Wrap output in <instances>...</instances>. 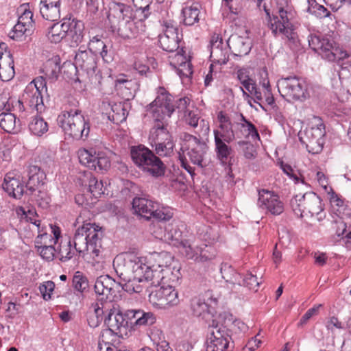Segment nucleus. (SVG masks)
Returning a JSON list of instances; mask_svg holds the SVG:
<instances>
[{"label":"nucleus","instance_id":"obj_16","mask_svg":"<svg viewBox=\"0 0 351 351\" xmlns=\"http://www.w3.org/2000/svg\"><path fill=\"white\" fill-rule=\"evenodd\" d=\"M309 47L319 53L322 58L328 61H335L338 52L341 51L336 47L332 39L327 37H320L315 34H311L308 37Z\"/></svg>","mask_w":351,"mask_h":351},{"label":"nucleus","instance_id":"obj_20","mask_svg":"<svg viewBox=\"0 0 351 351\" xmlns=\"http://www.w3.org/2000/svg\"><path fill=\"white\" fill-rule=\"evenodd\" d=\"M258 204L274 215H279L284 210V204L278 195L267 189L258 191Z\"/></svg>","mask_w":351,"mask_h":351},{"label":"nucleus","instance_id":"obj_35","mask_svg":"<svg viewBox=\"0 0 351 351\" xmlns=\"http://www.w3.org/2000/svg\"><path fill=\"white\" fill-rule=\"evenodd\" d=\"M165 170L166 166L164 162L154 153L143 171L154 178H158L165 175Z\"/></svg>","mask_w":351,"mask_h":351},{"label":"nucleus","instance_id":"obj_24","mask_svg":"<svg viewBox=\"0 0 351 351\" xmlns=\"http://www.w3.org/2000/svg\"><path fill=\"white\" fill-rule=\"evenodd\" d=\"M28 180L25 184V195H32L45 184L46 174L38 166L31 165L27 170Z\"/></svg>","mask_w":351,"mask_h":351},{"label":"nucleus","instance_id":"obj_9","mask_svg":"<svg viewBox=\"0 0 351 351\" xmlns=\"http://www.w3.org/2000/svg\"><path fill=\"white\" fill-rule=\"evenodd\" d=\"M143 258L133 254L126 258L117 256L113 261V267L120 280L130 281L133 276L141 280Z\"/></svg>","mask_w":351,"mask_h":351},{"label":"nucleus","instance_id":"obj_22","mask_svg":"<svg viewBox=\"0 0 351 351\" xmlns=\"http://www.w3.org/2000/svg\"><path fill=\"white\" fill-rule=\"evenodd\" d=\"M84 226H86V237L89 245L90 254L93 255V258L97 257L100 253L101 239L104 236L102 228L95 223H86Z\"/></svg>","mask_w":351,"mask_h":351},{"label":"nucleus","instance_id":"obj_1","mask_svg":"<svg viewBox=\"0 0 351 351\" xmlns=\"http://www.w3.org/2000/svg\"><path fill=\"white\" fill-rule=\"evenodd\" d=\"M171 97L165 92V88L159 87L156 99L146 106V111L152 114L154 125L149 134L152 147H155V154L169 156L173 152L174 143L167 130L168 119L174 112L171 105Z\"/></svg>","mask_w":351,"mask_h":351},{"label":"nucleus","instance_id":"obj_40","mask_svg":"<svg viewBox=\"0 0 351 351\" xmlns=\"http://www.w3.org/2000/svg\"><path fill=\"white\" fill-rule=\"evenodd\" d=\"M221 273L226 282L230 283L233 287L236 285L241 286L243 278L232 266L227 263L223 264L221 267Z\"/></svg>","mask_w":351,"mask_h":351},{"label":"nucleus","instance_id":"obj_8","mask_svg":"<svg viewBox=\"0 0 351 351\" xmlns=\"http://www.w3.org/2000/svg\"><path fill=\"white\" fill-rule=\"evenodd\" d=\"M277 86L280 95L289 101H303L308 96L305 81L295 75L280 78L277 82Z\"/></svg>","mask_w":351,"mask_h":351},{"label":"nucleus","instance_id":"obj_60","mask_svg":"<svg viewBox=\"0 0 351 351\" xmlns=\"http://www.w3.org/2000/svg\"><path fill=\"white\" fill-rule=\"evenodd\" d=\"M55 284L52 281H47L39 286V291L44 300L51 299V295L54 289Z\"/></svg>","mask_w":351,"mask_h":351},{"label":"nucleus","instance_id":"obj_26","mask_svg":"<svg viewBox=\"0 0 351 351\" xmlns=\"http://www.w3.org/2000/svg\"><path fill=\"white\" fill-rule=\"evenodd\" d=\"M142 266H143V269H142V274L141 276V280L143 282H150V285L152 286H158L162 282L165 280V277L164 274H167L170 272L169 268H166L165 269L161 268V265H158L157 268H154V265L152 267L147 265L144 263V259L143 258Z\"/></svg>","mask_w":351,"mask_h":351},{"label":"nucleus","instance_id":"obj_46","mask_svg":"<svg viewBox=\"0 0 351 351\" xmlns=\"http://www.w3.org/2000/svg\"><path fill=\"white\" fill-rule=\"evenodd\" d=\"M43 71L46 77L51 82L57 80L60 72V66L56 60H49L44 67Z\"/></svg>","mask_w":351,"mask_h":351},{"label":"nucleus","instance_id":"obj_56","mask_svg":"<svg viewBox=\"0 0 351 351\" xmlns=\"http://www.w3.org/2000/svg\"><path fill=\"white\" fill-rule=\"evenodd\" d=\"M73 286L75 290L83 292L88 288V281L86 277L77 271L73 278Z\"/></svg>","mask_w":351,"mask_h":351},{"label":"nucleus","instance_id":"obj_41","mask_svg":"<svg viewBox=\"0 0 351 351\" xmlns=\"http://www.w3.org/2000/svg\"><path fill=\"white\" fill-rule=\"evenodd\" d=\"M111 112L108 113V119L115 124H119L126 120L128 111L121 103L111 105Z\"/></svg>","mask_w":351,"mask_h":351},{"label":"nucleus","instance_id":"obj_28","mask_svg":"<svg viewBox=\"0 0 351 351\" xmlns=\"http://www.w3.org/2000/svg\"><path fill=\"white\" fill-rule=\"evenodd\" d=\"M189 141H192L193 145L188 148L187 155L192 163L202 168L203 158L208 146L205 142L193 135H189Z\"/></svg>","mask_w":351,"mask_h":351},{"label":"nucleus","instance_id":"obj_57","mask_svg":"<svg viewBox=\"0 0 351 351\" xmlns=\"http://www.w3.org/2000/svg\"><path fill=\"white\" fill-rule=\"evenodd\" d=\"M12 54L9 51L8 53V57L10 58V61L8 62V65L7 69L4 71V68H1L0 69V78L2 81H9L14 75V60L12 58Z\"/></svg>","mask_w":351,"mask_h":351},{"label":"nucleus","instance_id":"obj_30","mask_svg":"<svg viewBox=\"0 0 351 351\" xmlns=\"http://www.w3.org/2000/svg\"><path fill=\"white\" fill-rule=\"evenodd\" d=\"M66 23L69 29L66 36L69 37L72 46H77L84 39V24L82 21L71 17L66 18Z\"/></svg>","mask_w":351,"mask_h":351},{"label":"nucleus","instance_id":"obj_37","mask_svg":"<svg viewBox=\"0 0 351 351\" xmlns=\"http://www.w3.org/2000/svg\"><path fill=\"white\" fill-rule=\"evenodd\" d=\"M68 25L66 23V18L62 19V24L54 23L51 25L47 32V37L51 43H58L66 36Z\"/></svg>","mask_w":351,"mask_h":351},{"label":"nucleus","instance_id":"obj_14","mask_svg":"<svg viewBox=\"0 0 351 351\" xmlns=\"http://www.w3.org/2000/svg\"><path fill=\"white\" fill-rule=\"evenodd\" d=\"M326 134L325 126L322 123L306 128L304 134H300V141L306 147L309 153L317 154L322 152L324 143V136Z\"/></svg>","mask_w":351,"mask_h":351},{"label":"nucleus","instance_id":"obj_13","mask_svg":"<svg viewBox=\"0 0 351 351\" xmlns=\"http://www.w3.org/2000/svg\"><path fill=\"white\" fill-rule=\"evenodd\" d=\"M149 301L159 308H169L180 303L178 291L172 285L161 286L149 295Z\"/></svg>","mask_w":351,"mask_h":351},{"label":"nucleus","instance_id":"obj_29","mask_svg":"<svg viewBox=\"0 0 351 351\" xmlns=\"http://www.w3.org/2000/svg\"><path fill=\"white\" fill-rule=\"evenodd\" d=\"M2 187L10 196L15 199H20L23 195H25L24 186L21 183L19 177H16L14 172H9L5 174Z\"/></svg>","mask_w":351,"mask_h":351},{"label":"nucleus","instance_id":"obj_10","mask_svg":"<svg viewBox=\"0 0 351 351\" xmlns=\"http://www.w3.org/2000/svg\"><path fill=\"white\" fill-rule=\"evenodd\" d=\"M47 91L46 79L39 76L34 79L25 87L22 98L25 105L37 113H42L45 110L43 102V90Z\"/></svg>","mask_w":351,"mask_h":351},{"label":"nucleus","instance_id":"obj_48","mask_svg":"<svg viewBox=\"0 0 351 351\" xmlns=\"http://www.w3.org/2000/svg\"><path fill=\"white\" fill-rule=\"evenodd\" d=\"M156 322V317L152 312H145L138 310L137 319L135 321V326H152Z\"/></svg>","mask_w":351,"mask_h":351},{"label":"nucleus","instance_id":"obj_62","mask_svg":"<svg viewBox=\"0 0 351 351\" xmlns=\"http://www.w3.org/2000/svg\"><path fill=\"white\" fill-rule=\"evenodd\" d=\"M239 146L243 148L244 156L247 159H253L256 156L254 146L248 141H240L237 143Z\"/></svg>","mask_w":351,"mask_h":351},{"label":"nucleus","instance_id":"obj_2","mask_svg":"<svg viewBox=\"0 0 351 351\" xmlns=\"http://www.w3.org/2000/svg\"><path fill=\"white\" fill-rule=\"evenodd\" d=\"M108 19L109 29L113 35L123 40L132 39L138 36V28L134 21L133 9L130 5L112 2Z\"/></svg>","mask_w":351,"mask_h":351},{"label":"nucleus","instance_id":"obj_59","mask_svg":"<svg viewBox=\"0 0 351 351\" xmlns=\"http://www.w3.org/2000/svg\"><path fill=\"white\" fill-rule=\"evenodd\" d=\"M260 282L257 280V277L252 274H247L241 281V286L246 287L250 290L258 291Z\"/></svg>","mask_w":351,"mask_h":351},{"label":"nucleus","instance_id":"obj_18","mask_svg":"<svg viewBox=\"0 0 351 351\" xmlns=\"http://www.w3.org/2000/svg\"><path fill=\"white\" fill-rule=\"evenodd\" d=\"M217 300L208 297L206 299L204 296H196L191 300V309L193 314L202 319L208 321L213 319L216 313Z\"/></svg>","mask_w":351,"mask_h":351},{"label":"nucleus","instance_id":"obj_17","mask_svg":"<svg viewBox=\"0 0 351 351\" xmlns=\"http://www.w3.org/2000/svg\"><path fill=\"white\" fill-rule=\"evenodd\" d=\"M166 221L159 223L156 228L151 230L152 234L156 238L165 241L173 246H183L186 248V241L182 239V232L178 228V226L173 223H169L162 227Z\"/></svg>","mask_w":351,"mask_h":351},{"label":"nucleus","instance_id":"obj_34","mask_svg":"<svg viewBox=\"0 0 351 351\" xmlns=\"http://www.w3.org/2000/svg\"><path fill=\"white\" fill-rule=\"evenodd\" d=\"M215 141V152L217 158L220 162L225 165L227 164L228 158L234 154L232 148L228 145V143L222 139L214 138Z\"/></svg>","mask_w":351,"mask_h":351},{"label":"nucleus","instance_id":"obj_52","mask_svg":"<svg viewBox=\"0 0 351 351\" xmlns=\"http://www.w3.org/2000/svg\"><path fill=\"white\" fill-rule=\"evenodd\" d=\"M101 38L102 36L100 35L94 36L90 38L88 44V50L95 53L96 56L104 47L106 48V44Z\"/></svg>","mask_w":351,"mask_h":351},{"label":"nucleus","instance_id":"obj_23","mask_svg":"<svg viewBox=\"0 0 351 351\" xmlns=\"http://www.w3.org/2000/svg\"><path fill=\"white\" fill-rule=\"evenodd\" d=\"M120 284L108 275H103L98 277L95 282L94 289L95 293L103 297L100 299L102 301L104 297L108 299L109 295H115L117 292L120 291Z\"/></svg>","mask_w":351,"mask_h":351},{"label":"nucleus","instance_id":"obj_7","mask_svg":"<svg viewBox=\"0 0 351 351\" xmlns=\"http://www.w3.org/2000/svg\"><path fill=\"white\" fill-rule=\"evenodd\" d=\"M112 305V303L110 301L105 303L101 302L100 304L96 302L93 304L92 306L97 319L104 313V309L105 311L110 310L107 317L105 318V324L108 327L109 330L119 336L126 335L128 326L123 313L120 311H116L115 309H111L110 307Z\"/></svg>","mask_w":351,"mask_h":351},{"label":"nucleus","instance_id":"obj_54","mask_svg":"<svg viewBox=\"0 0 351 351\" xmlns=\"http://www.w3.org/2000/svg\"><path fill=\"white\" fill-rule=\"evenodd\" d=\"M308 8V11L318 18L322 19L330 15V12L322 5L318 4L315 0Z\"/></svg>","mask_w":351,"mask_h":351},{"label":"nucleus","instance_id":"obj_44","mask_svg":"<svg viewBox=\"0 0 351 351\" xmlns=\"http://www.w3.org/2000/svg\"><path fill=\"white\" fill-rule=\"evenodd\" d=\"M76 252L77 251L75 247H73L71 241H69L67 242H61L60 243L59 250L57 253L60 261L66 262L73 258Z\"/></svg>","mask_w":351,"mask_h":351},{"label":"nucleus","instance_id":"obj_36","mask_svg":"<svg viewBox=\"0 0 351 351\" xmlns=\"http://www.w3.org/2000/svg\"><path fill=\"white\" fill-rule=\"evenodd\" d=\"M86 226L84 224L78 228L73 237L74 247L79 255L84 254L85 252L90 253L89 245L86 238V232L85 229Z\"/></svg>","mask_w":351,"mask_h":351},{"label":"nucleus","instance_id":"obj_55","mask_svg":"<svg viewBox=\"0 0 351 351\" xmlns=\"http://www.w3.org/2000/svg\"><path fill=\"white\" fill-rule=\"evenodd\" d=\"M335 61L337 62L341 69L351 71V54L348 53L347 51L341 50L338 52Z\"/></svg>","mask_w":351,"mask_h":351},{"label":"nucleus","instance_id":"obj_6","mask_svg":"<svg viewBox=\"0 0 351 351\" xmlns=\"http://www.w3.org/2000/svg\"><path fill=\"white\" fill-rule=\"evenodd\" d=\"M269 17L268 27L271 30L273 35L276 37L282 35L287 40L291 47H296L298 43V36L293 29V25L290 22L288 13L282 8H279L276 14L271 16L267 12Z\"/></svg>","mask_w":351,"mask_h":351},{"label":"nucleus","instance_id":"obj_15","mask_svg":"<svg viewBox=\"0 0 351 351\" xmlns=\"http://www.w3.org/2000/svg\"><path fill=\"white\" fill-rule=\"evenodd\" d=\"M309 47L319 53L322 58L328 61H335L338 52L341 51L336 47L332 39L327 37H320L315 34H311L308 37Z\"/></svg>","mask_w":351,"mask_h":351},{"label":"nucleus","instance_id":"obj_42","mask_svg":"<svg viewBox=\"0 0 351 351\" xmlns=\"http://www.w3.org/2000/svg\"><path fill=\"white\" fill-rule=\"evenodd\" d=\"M199 13L200 11L197 5L184 8L182 10L184 24L187 26H191L197 23L199 20Z\"/></svg>","mask_w":351,"mask_h":351},{"label":"nucleus","instance_id":"obj_5","mask_svg":"<svg viewBox=\"0 0 351 351\" xmlns=\"http://www.w3.org/2000/svg\"><path fill=\"white\" fill-rule=\"evenodd\" d=\"M132 208L136 215L146 220L152 219L150 230L156 228L158 223L169 221L173 217L169 208H159L157 203L146 198L135 197L132 201Z\"/></svg>","mask_w":351,"mask_h":351},{"label":"nucleus","instance_id":"obj_4","mask_svg":"<svg viewBox=\"0 0 351 351\" xmlns=\"http://www.w3.org/2000/svg\"><path fill=\"white\" fill-rule=\"evenodd\" d=\"M222 315L218 319H212L208 324L206 337V351H232L234 343L231 342V330L226 323H222Z\"/></svg>","mask_w":351,"mask_h":351},{"label":"nucleus","instance_id":"obj_38","mask_svg":"<svg viewBox=\"0 0 351 351\" xmlns=\"http://www.w3.org/2000/svg\"><path fill=\"white\" fill-rule=\"evenodd\" d=\"M43 5L40 8L42 16L50 21H57L60 19V4L45 3L41 1Z\"/></svg>","mask_w":351,"mask_h":351},{"label":"nucleus","instance_id":"obj_47","mask_svg":"<svg viewBox=\"0 0 351 351\" xmlns=\"http://www.w3.org/2000/svg\"><path fill=\"white\" fill-rule=\"evenodd\" d=\"M36 247L43 259L47 261L53 260L56 250L52 244L48 245L47 241H42V244L36 243Z\"/></svg>","mask_w":351,"mask_h":351},{"label":"nucleus","instance_id":"obj_53","mask_svg":"<svg viewBox=\"0 0 351 351\" xmlns=\"http://www.w3.org/2000/svg\"><path fill=\"white\" fill-rule=\"evenodd\" d=\"M37 193H34L32 195H29L32 198L36 201L38 206L42 208H47L50 202V197L47 195V193L42 191L40 188L36 190Z\"/></svg>","mask_w":351,"mask_h":351},{"label":"nucleus","instance_id":"obj_45","mask_svg":"<svg viewBox=\"0 0 351 351\" xmlns=\"http://www.w3.org/2000/svg\"><path fill=\"white\" fill-rule=\"evenodd\" d=\"M140 282H143V281L134 278L133 276L130 281L119 280L117 284H120V290H124L132 294L133 293H141L143 291V286L138 284Z\"/></svg>","mask_w":351,"mask_h":351},{"label":"nucleus","instance_id":"obj_11","mask_svg":"<svg viewBox=\"0 0 351 351\" xmlns=\"http://www.w3.org/2000/svg\"><path fill=\"white\" fill-rule=\"evenodd\" d=\"M290 205L294 213L300 217H302L304 213L319 215L324 210L321 198L314 192L295 195L291 199Z\"/></svg>","mask_w":351,"mask_h":351},{"label":"nucleus","instance_id":"obj_43","mask_svg":"<svg viewBox=\"0 0 351 351\" xmlns=\"http://www.w3.org/2000/svg\"><path fill=\"white\" fill-rule=\"evenodd\" d=\"M29 129L34 135L41 136L48 131V124L43 117L35 116L29 124Z\"/></svg>","mask_w":351,"mask_h":351},{"label":"nucleus","instance_id":"obj_25","mask_svg":"<svg viewBox=\"0 0 351 351\" xmlns=\"http://www.w3.org/2000/svg\"><path fill=\"white\" fill-rule=\"evenodd\" d=\"M229 47L223 45L222 38L219 35H214L210 40V58L215 64H225L228 61Z\"/></svg>","mask_w":351,"mask_h":351},{"label":"nucleus","instance_id":"obj_27","mask_svg":"<svg viewBox=\"0 0 351 351\" xmlns=\"http://www.w3.org/2000/svg\"><path fill=\"white\" fill-rule=\"evenodd\" d=\"M97 56L89 50H79L75 56V68H80L90 75L97 69Z\"/></svg>","mask_w":351,"mask_h":351},{"label":"nucleus","instance_id":"obj_50","mask_svg":"<svg viewBox=\"0 0 351 351\" xmlns=\"http://www.w3.org/2000/svg\"><path fill=\"white\" fill-rule=\"evenodd\" d=\"M165 92L167 95L170 96L171 97V105L173 106V108L174 110L176 108L178 110V112L182 114V116L184 114L186 111H189L190 110L188 109V106L190 103L189 98L184 97L182 98H180L178 100L176 101V102H173V97L171 95H170L165 89Z\"/></svg>","mask_w":351,"mask_h":351},{"label":"nucleus","instance_id":"obj_63","mask_svg":"<svg viewBox=\"0 0 351 351\" xmlns=\"http://www.w3.org/2000/svg\"><path fill=\"white\" fill-rule=\"evenodd\" d=\"M213 247L210 245H205L204 247L199 248V258L201 261H206L215 257ZM198 257L196 258L197 259Z\"/></svg>","mask_w":351,"mask_h":351},{"label":"nucleus","instance_id":"obj_58","mask_svg":"<svg viewBox=\"0 0 351 351\" xmlns=\"http://www.w3.org/2000/svg\"><path fill=\"white\" fill-rule=\"evenodd\" d=\"M103 183L99 182L95 177L91 176L88 180V191L95 197L104 193Z\"/></svg>","mask_w":351,"mask_h":351},{"label":"nucleus","instance_id":"obj_21","mask_svg":"<svg viewBox=\"0 0 351 351\" xmlns=\"http://www.w3.org/2000/svg\"><path fill=\"white\" fill-rule=\"evenodd\" d=\"M164 33L159 36L160 47L167 52L176 51L179 48L178 29L171 21H164Z\"/></svg>","mask_w":351,"mask_h":351},{"label":"nucleus","instance_id":"obj_64","mask_svg":"<svg viewBox=\"0 0 351 351\" xmlns=\"http://www.w3.org/2000/svg\"><path fill=\"white\" fill-rule=\"evenodd\" d=\"M151 14V8H136L134 13L133 12L134 20L137 19L139 21H143L148 19Z\"/></svg>","mask_w":351,"mask_h":351},{"label":"nucleus","instance_id":"obj_61","mask_svg":"<svg viewBox=\"0 0 351 351\" xmlns=\"http://www.w3.org/2000/svg\"><path fill=\"white\" fill-rule=\"evenodd\" d=\"M182 117L185 123L189 125L190 126L193 128H196L197 126L199 117L198 116L197 111H186L184 114L182 115Z\"/></svg>","mask_w":351,"mask_h":351},{"label":"nucleus","instance_id":"obj_3","mask_svg":"<svg viewBox=\"0 0 351 351\" xmlns=\"http://www.w3.org/2000/svg\"><path fill=\"white\" fill-rule=\"evenodd\" d=\"M58 125L64 133L73 139L85 141L90 133V121L85 118L81 110H64L58 117Z\"/></svg>","mask_w":351,"mask_h":351},{"label":"nucleus","instance_id":"obj_51","mask_svg":"<svg viewBox=\"0 0 351 351\" xmlns=\"http://www.w3.org/2000/svg\"><path fill=\"white\" fill-rule=\"evenodd\" d=\"M332 229L335 230V235L337 236V241H342V237H345L348 232L346 223L341 217H337L334 220L332 223Z\"/></svg>","mask_w":351,"mask_h":351},{"label":"nucleus","instance_id":"obj_33","mask_svg":"<svg viewBox=\"0 0 351 351\" xmlns=\"http://www.w3.org/2000/svg\"><path fill=\"white\" fill-rule=\"evenodd\" d=\"M0 127L8 133H17L21 130V122L14 114L10 112L0 113Z\"/></svg>","mask_w":351,"mask_h":351},{"label":"nucleus","instance_id":"obj_32","mask_svg":"<svg viewBox=\"0 0 351 351\" xmlns=\"http://www.w3.org/2000/svg\"><path fill=\"white\" fill-rule=\"evenodd\" d=\"M228 46L232 49V51L236 56H243L248 54L251 50L252 45L247 38L239 36H232L228 41Z\"/></svg>","mask_w":351,"mask_h":351},{"label":"nucleus","instance_id":"obj_19","mask_svg":"<svg viewBox=\"0 0 351 351\" xmlns=\"http://www.w3.org/2000/svg\"><path fill=\"white\" fill-rule=\"evenodd\" d=\"M35 29L33 13L29 10H25L19 17L17 23L9 34L12 40L23 41L30 36Z\"/></svg>","mask_w":351,"mask_h":351},{"label":"nucleus","instance_id":"obj_39","mask_svg":"<svg viewBox=\"0 0 351 351\" xmlns=\"http://www.w3.org/2000/svg\"><path fill=\"white\" fill-rule=\"evenodd\" d=\"M214 138L222 139L228 143L232 142L236 138H241L238 131L232 128V124L229 125H219V129L214 130Z\"/></svg>","mask_w":351,"mask_h":351},{"label":"nucleus","instance_id":"obj_49","mask_svg":"<svg viewBox=\"0 0 351 351\" xmlns=\"http://www.w3.org/2000/svg\"><path fill=\"white\" fill-rule=\"evenodd\" d=\"M14 97L10 93L3 91L0 93V112H11L14 110Z\"/></svg>","mask_w":351,"mask_h":351},{"label":"nucleus","instance_id":"obj_12","mask_svg":"<svg viewBox=\"0 0 351 351\" xmlns=\"http://www.w3.org/2000/svg\"><path fill=\"white\" fill-rule=\"evenodd\" d=\"M78 158L82 165L98 172H106L111 166L110 158L104 152L81 149L78 151Z\"/></svg>","mask_w":351,"mask_h":351},{"label":"nucleus","instance_id":"obj_31","mask_svg":"<svg viewBox=\"0 0 351 351\" xmlns=\"http://www.w3.org/2000/svg\"><path fill=\"white\" fill-rule=\"evenodd\" d=\"M154 153L153 151L144 145L132 147L130 150V155L133 162L142 171L147 165Z\"/></svg>","mask_w":351,"mask_h":351}]
</instances>
